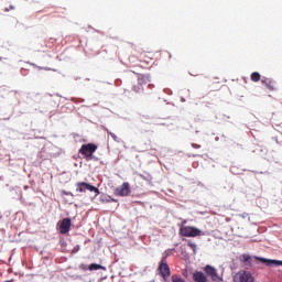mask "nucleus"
Here are the masks:
<instances>
[{
  "label": "nucleus",
  "mask_w": 282,
  "mask_h": 282,
  "mask_svg": "<svg viewBox=\"0 0 282 282\" xmlns=\"http://www.w3.org/2000/svg\"><path fill=\"white\" fill-rule=\"evenodd\" d=\"M72 228V219L64 218L59 221V232L61 235H67Z\"/></svg>",
  "instance_id": "obj_9"
},
{
  "label": "nucleus",
  "mask_w": 282,
  "mask_h": 282,
  "mask_svg": "<svg viewBox=\"0 0 282 282\" xmlns=\"http://www.w3.org/2000/svg\"><path fill=\"white\" fill-rule=\"evenodd\" d=\"M75 186L77 193H87V191H89L90 193H96V195H100V191L89 183L78 182L75 184Z\"/></svg>",
  "instance_id": "obj_3"
},
{
  "label": "nucleus",
  "mask_w": 282,
  "mask_h": 282,
  "mask_svg": "<svg viewBox=\"0 0 282 282\" xmlns=\"http://www.w3.org/2000/svg\"><path fill=\"white\" fill-rule=\"evenodd\" d=\"M167 258H169V256L163 257L161 259V261L159 263V268H158V271L160 272V274L163 279H169V276H171V268L169 267V263L166 262Z\"/></svg>",
  "instance_id": "obj_4"
},
{
  "label": "nucleus",
  "mask_w": 282,
  "mask_h": 282,
  "mask_svg": "<svg viewBox=\"0 0 282 282\" xmlns=\"http://www.w3.org/2000/svg\"><path fill=\"white\" fill-rule=\"evenodd\" d=\"M188 246L192 248V250H194V252L197 250V245H195V242H188Z\"/></svg>",
  "instance_id": "obj_17"
},
{
  "label": "nucleus",
  "mask_w": 282,
  "mask_h": 282,
  "mask_svg": "<svg viewBox=\"0 0 282 282\" xmlns=\"http://www.w3.org/2000/svg\"><path fill=\"white\" fill-rule=\"evenodd\" d=\"M141 90H142V85L140 84L134 85L132 88V91H134L135 94H140Z\"/></svg>",
  "instance_id": "obj_14"
},
{
  "label": "nucleus",
  "mask_w": 282,
  "mask_h": 282,
  "mask_svg": "<svg viewBox=\"0 0 282 282\" xmlns=\"http://www.w3.org/2000/svg\"><path fill=\"white\" fill-rule=\"evenodd\" d=\"M39 69H45L46 72L50 70L51 68L47 67H39Z\"/></svg>",
  "instance_id": "obj_22"
},
{
  "label": "nucleus",
  "mask_w": 282,
  "mask_h": 282,
  "mask_svg": "<svg viewBox=\"0 0 282 282\" xmlns=\"http://www.w3.org/2000/svg\"><path fill=\"white\" fill-rule=\"evenodd\" d=\"M88 270L90 272H94L96 270H105V267H102L101 264H96V263H91L89 267H88Z\"/></svg>",
  "instance_id": "obj_12"
},
{
  "label": "nucleus",
  "mask_w": 282,
  "mask_h": 282,
  "mask_svg": "<svg viewBox=\"0 0 282 282\" xmlns=\"http://www.w3.org/2000/svg\"><path fill=\"white\" fill-rule=\"evenodd\" d=\"M80 250V245H77L74 247V249L72 250V254H76V252H78Z\"/></svg>",
  "instance_id": "obj_15"
},
{
  "label": "nucleus",
  "mask_w": 282,
  "mask_h": 282,
  "mask_svg": "<svg viewBox=\"0 0 282 282\" xmlns=\"http://www.w3.org/2000/svg\"><path fill=\"white\" fill-rule=\"evenodd\" d=\"M193 281L195 282H208V278L202 271H195L193 273Z\"/></svg>",
  "instance_id": "obj_10"
},
{
  "label": "nucleus",
  "mask_w": 282,
  "mask_h": 282,
  "mask_svg": "<svg viewBox=\"0 0 282 282\" xmlns=\"http://www.w3.org/2000/svg\"><path fill=\"white\" fill-rule=\"evenodd\" d=\"M235 281L238 282H254V276L249 271H239L235 275Z\"/></svg>",
  "instance_id": "obj_7"
},
{
  "label": "nucleus",
  "mask_w": 282,
  "mask_h": 282,
  "mask_svg": "<svg viewBox=\"0 0 282 282\" xmlns=\"http://www.w3.org/2000/svg\"><path fill=\"white\" fill-rule=\"evenodd\" d=\"M250 78H251L252 83H259V80H261V74L254 72L251 74Z\"/></svg>",
  "instance_id": "obj_13"
},
{
  "label": "nucleus",
  "mask_w": 282,
  "mask_h": 282,
  "mask_svg": "<svg viewBox=\"0 0 282 282\" xmlns=\"http://www.w3.org/2000/svg\"><path fill=\"white\" fill-rule=\"evenodd\" d=\"M64 195H69L70 197H74V194L72 192H63Z\"/></svg>",
  "instance_id": "obj_21"
},
{
  "label": "nucleus",
  "mask_w": 282,
  "mask_h": 282,
  "mask_svg": "<svg viewBox=\"0 0 282 282\" xmlns=\"http://www.w3.org/2000/svg\"><path fill=\"white\" fill-rule=\"evenodd\" d=\"M192 147H193V149H202V145L196 144V143H193Z\"/></svg>",
  "instance_id": "obj_19"
},
{
  "label": "nucleus",
  "mask_w": 282,
  "mask_h": 282,
  "mask_svg": "<svg viewBox=\"0 0 282 282\" xmlns=\"http://www.w3.org/2000/svg\"><path fill=\"white\" fill-rule=\"evenodd\" d=\"M267 87H268L269 89H274V83L272 82V84H268Z\"/></svg>",
  "instance_id": "obj_20"
},
{
  "label": "nucleus",
  "mask_w": 282,
  "mask_h": 282,
  "mask_svg": "<svg viewBox=\"0 0 282 282\" xmlns=\"http://www.w3.org/2000/svg\"><path fill=\"white\" fill-rule=\"evenodd\" d=\"M180 232L182 237H199L202 235V230L193 226L181 227Z\"/></svg>",
  "instance_id": "obj_5"
},
{
  "label": "nucleus",
  "mask_w": 282,
  "mask_h": 282,
  "mask_svg": "<svg viewBox=\"0 0 282 282\" xmlns=\"http://www.w3.org/2000/svg\"><path fill=\"white\" fill-rule=\"evenodd\" d=\"M256 259L257 261H259L260 263H263L268 268H278V265H282V260H270V259L259 258V257H256Z\"/></svg>",
  "instance_id": "obj_8"
},
{
  "label": "nucleus",
  "mask_w": 282,
  "mask_h": 282,
  "mask_svg": "<svg viewBox=\"0 0 282 282\" xmlns=\"http://www.w3.org/2000/svg\"><path fill=\"white\" fill-rule=\"evenodd\" d=\"M261 83H262V85H265V87H267V85H272V80H270V79H262Z\"/></svg>",
  "instance_id": "obj_16"
},
{
  "label": "nucleus",
  "mask_w": 282,
  "mask_h": 282,
  "mask_svg": "<svg viewBox=\"0 0 282 282\" xmlns=\"http://www.w3.org/2000/svg\"><path fill=\"white\" fill-rule=\"evenodd\" d=\"M110 135H111V138H116V134H113V133H110Z\"/></svg>",
  "instance_id": "obj_23"
},
{
  "label": "nucleus",
  "mask_w": 282,
  "mask_h": 282,
  "mask_svg": "<svg viewBox=\"0 0 282 282\" xmlns=\"http://www.w3.org/2000/svg\"><path fill=\"white\" fill-rule=\"evenodd\" d=\"M203 270L213 282H224V275H219L215 267L206 264Z\"/></svg>",
  "instance_id": "obj_2"
},
{
  "label": "nucleus",
  "mask_w": 282,
  "mask_h": 282,
  "mask_svg": "<svg viewBox=\"0 0 282 282\" xmlns=\"http://www.w3.org/2000/svg\"><path fill=\"white\" fill-rule=\"evenodd\" d=\"M79 268L80 270H84V271L89 270V267H87V264H80Z\"/></svg>",
  "instance_id": "obj_18"
},
{
  "label": "nucleus",
  "mask_w": 282,
  "mask_h": 282,
  "mask_svg": "<svg viewBox=\"0 0 282 282\" xmlns=\"http://www.w3.org/2000/svg\"><path fill=\"white\" fill-rule=\"evenodd\" d=\"M115 195L118 197H129L131 195V186L128 182L122 183L121 186L115 189Z\"/></svg>",
  "instance_id": "obj_6"
},
{
  "label": "nucleus",
  "mask_w": 282,
  "mask_h": 282,
  "mask_svg": "<svg viewBox=\"0 0 282 282\" xmlns=\"http://www.w3.org/2000/svg\"><path fill=\"white\" fill-rule=\"evenodd\" d=\"M96 151H98V145H96L95 143H87L80 147L78 153H80V155H84L85 160L89 162L94 160V153H96Z\"/></svg>",
  "instance_id": "obj_1"
},
{
  "label": "nucleus",
  "mask_w": 282,
  "mask_h": 282,
  "mask_svg": "<svg viewBox=\"0 0 282 282\" xmlns=\"http://www.w3.org/2000/svg\"><path fill=\"white\" fill-rule=\"evenodd\" d=\"M241 261L242 263H246L247 265H252V257H250L249 254H242L241 256Z\"/></svg>",
  "instance_id": "obj_11"
}]
</instances>
